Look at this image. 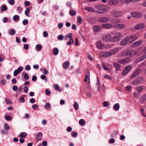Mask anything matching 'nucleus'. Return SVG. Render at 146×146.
Segmentation results:
<instances>
[{
    "instance_id": "obj_1",
    "label": "nucleus",
    "mask_w": 146,
    "mask_h": 146,
    "mask_svg": "<svg viewBox=\"0 0 146 146\" xmlns=\"http://www.w3.org/2000/svg\"><path fill=\"white\" fill-rule=\"evenodd\" d=\"M95 8L102 12V14H104L106 12V7L104 5H96L95 6Z\"/></svg>"
},
{
    "instance_id": "obj_2",
    "label": "nucleus",
    "mask_w": 146,
    "mask_h": 146,
    "mask_svg": "<svg viewBox=\"0 0 146 146\" xmlns=\"http://www.w3.org/2000/svg\"><path fill=\"white\" fill-rule=\"evenodd\" d=\"M73 36L72 33H69L67 36H65L64 39L66 40H68L69 39H70L69 41H68L67 43V45H70L73 42V39L72 38Z\"/></svg>"
},
{
    "instance_id": "obj_3",
    "label": "nucleus",
    "mask_w": 146,
    "mask_h": 146,
    "mask_svg": "<svg viewBox=\"0 0 146 146\" xmlns=\"http://www.w3.org/2000/svg\"><path fill=\"white\" fill-rule=\"evenodd\" d=\"M97 20L100 23H106L109 21V19L106 17H102L98 18Z\"/></svg>"
},
{
    "instance_id": "obj_4",
    "label": "nucleus",
    "mask_w": 146,
    "mask_h": 146,
    "mask_svg": "<svg viewBox=\"0 0 146 146\" xmlns=\"http://www.w3.org/2000/svg\"><path fill=\"white\" fill-rule=\"evenodd\" d=\"M111 14L115 17H118L122 15V13L120 11L114 10L111 12Z\"/></svg>"
},
{
    "instance_id": "obj_5",
    "label": "nucleus",
    "mask_w": 146,
    "mask_h": 146,
    "mask_svg": "<svg viewBox=\"0 0 146 146\" xmlns=\"http://www.w3.org/2000/svg\"><path fill=\"white\" fill-rule=\"evenodd\" d=\"M127 36L129 38V44L132 43L138 38L137 36L135 35H131L130 36Z\"/></svg>"
},
{
    "instance_id": "obj_6",
    "label": "nucleus",
    "mask_w": 146,
    "mask_h": 146,
    "mask_svg": "<svg viewBox=\"0 0 146 146\" xmlns=\"http://www.w3.org/2000/svg\"><path fill=\"white\" fill-rule=\"evenodd\" d=\"M131 13L132 17L136 18H140L143 16L142 13L140 12H134Z\"/></svg>"
},
{
    "instance_id": "obj_7",
    "label": "nucleus",
    "mask_w": 146,
    "mask_h": 146,
    "mask_svg": "<svg viewBox=\"0 0 146 146\" xmlns=\"http://www.w3.org/2000/svg\"><path fill=\"white\" fill-rule=\"evenodd\" d=\"M128 38L127 36H126L121 41L120 43V45L121 46H124L127 43L129 44V41L128 40Z\"/></svg>"
},
{
    "instance_id": "obj_8",
    "label": "nucleus",
    "mask_w": 146,
    "mask_h": 146,
    "mask_svg": "<svg viewBox=\"0 0 146 146\" xmlns=\"http://www.w3.org/2000/svg\"><path fill=\"white\" fill-rule=\"evenodd\" d=\"M143 41L141 40H139L132 43L131 45L132 48H135L140 45L142 43Z\"/></svg>"
},
{
    "instance_id": "obj_9",
    "label": "nucleus",
    "mask_w": 146,
    "mask_h": 146,
    "mask_svg": "<svg viewBox=\"0 0 146 146\" xmlns=\"http://www.w3.org/2000/svg\"><path fill=\"white\" fill-rule=\"evenodd\" d=\"M136 54V52L133 50H128L126 52V55L131 57H133Z\"/></svg>"
},
{
    "instance_id": "obj_10",
    "label": "nucleus",
    "mask_w": 146,
    "mask_h": 146,
    "mask_svg": "<svg viewBox=\"0 0 146 146\" xmlns=\"http://www.w3.org/2000/svg\"><path fill=\"white\" fill-rule=\"evenodd\" d=\"M141 68H138L136 70L131 76V78H134L137 76L139 73L141 72Z\"/></svg>"
},
{
    "instance_id": "obj_11",
    "label": "nucleus",
    "mask_w": 146,
    "mask_h": 146,
    "mask_svg": "<svg viewBox=\"0 0 146 146\" xmlns=\"http://www.w3.org/2000/svg\"><path fill=\"white\" fill-rule=\"evenodd\" d=\"M111 36L110 34L104 35L102 37L103 40L105 42H108L111 38Z\"/></svg>"
},
{
    "instance_id": "obj_12",
    "label": "nucleus",
    "mask_w": 146,
    "mask_h": 146,
    "mask_svg": "<svg viewBox=\"0 0 146 146\" xmlns=\"http://www.w3.org/2000/svg\"><path fill=\"white\" fill-rule=\"evenodd\" d=\"M130 60V58H127L123 59L120 60L118 61V62L120 63L124 64L129 62Z\"/></svg>"
},
{
    "instance_id": "obj_13",
    "label": "nucleus",
    "mask_w": 146,
    "mask_h": 146,
    "mask_svg": "<svg viewBox=\"0 0 146 146\" xmlns=\"http://www.w3.org/2000/svg\"><path fill=\"white\" fill-rule=\"evenodd\" d=\"M145 27L144 25L143 24H139L135 25L134 29H141L144 28Z\"/></svg>"
},
{
    "instance_id": "obj_14",
    "label": "nucleus",
    "mask_w": 146,
    "mask_h": 146,
    "mask_svg": "<svg viewBox=\"0 0 146 146\" xmlns=\"http://www.w3.org/2000/svg\"><path fill=\"white\" fill-rule=\"evenodd\" d=\"M111 55L110 52H102L100 54V56L101 57H108Z\"/></svg>"
},
{
    "instance_id": "obj_15",
    "label": "nucleus",
    "mask_w": 146,
    "mask_h": 146,
    "mask_svg": "<svg viewBox=\"0 0 146 146\" xmlns=\"http://www.w3.org/2000/svg\"><path fill=\"white\" fill-rule=\"evenodd\" d=\"M119 50V47H117L111 49L110 51V53L111 55H113L115 54Z\"/></svg>"
},
{
    "instance_id": "obj_16",
    "label": "nucleus",
    "mask_w": 146,
    "mask_h": 146,
    "mask_svg": "<svg viewBox=\"0 0 146 146\" xmlns=\"http://www.w3.org/2000/svg\"><path fill=\"white\" fill-rule=\"evenodd\" d=\"M102 27L104 29H109L112 27V25L110 23L104 24L102 25Z\"/></svg>"
},
{
    "instance_id": "obj_17",
    "label": "nucleus",
    "mask_w": 146,
    "mask_h": 146,
    "mask_svg": "<svg viewBox=\"0 0 146 146\" xmlns=\"http://www.w3.org/2000/svg\"><path fill=\"white\" fill-rule=\"evenodd\" d=\"M119 2L117 0H109L108 3L110 5H116Z\"/></svg>"
},
{
    "instance_id": "obj_18",
    "label": "nucleus",
    "mask_w": 146,
    "mask_h": 146,
    "mask_svg": "<svg viewBox=\"0 0 146 146\" xmlns=\"http://www.w3.org/2000/svg\"><path fill=\"white\" fill-rule=\"evenodd\" d=\"M97 48L100 49H102L104 48V46L102 44V42L99 41L97 43Z\"/></svg>"
},
{
    "instance_id": "obj_19",
    "label": "nucleus",
    "mask_w": 146,
    "mask_h": 146,
    "mask_svg": "<svg viewBox=\"0 0 146 146\" xmlns=\"http://www.w3.org/2000/svg\"><path fill=\"white\" fill-rule=\"evenodd\" d=\"M113 65L115 68V70L116 71L120 70V66L119 63L117 62H114L113 63Z\"/></svg>"
},
{
    "instance_id": "obj_20",
    "label": "nucleus",
    "mask_w": 146,
    "mask_h": 146,
    "mask_svg": "<svg viewBox=\"0 0 146 146\" xmlns=\"http://www.w3.org/2000/svg\"><path fill=\"white\" fill-rule=\"evenodd\" d=\"M141 82V81L140 78H137L133 82L132 84L133 85L138 84Z\"/></svg>"
},
{
    "instance_id": "obj_21",
    "label": "nucleus",
    "mask_w": 146,
    "mask_h": 146,
    "mask_svg": "<svg viewBox=\"0 0 146 146\" xmlns=\"http://www.w3.org/2000/svg\"><path fill=\"white\" fill-rule=\"evenodd\" d=\"M94 31L96 32L100 31L101 29V27L99 25L95 26L93 27Z\"/></svg>"
},
{
    "instance_id": "obj_22",
    "label": "nucleus",
    "mask_w": 146,
    "mask_h": 146,
    "mask_svg": "<svg viewBox=\"0 0 146 146\" xmlns=\"http://www.w3.org/2000/svg\"><path fill=\"white\" fill-rule=\"evenodd\" d=\"M42 133L41 132H39L37 134L36 137V139L37 141H38L41 140V137L42 136Z\"/></svg>"
},
{
    "instance_id": "obj_23",
    "label": "nucleus",
    "mask_w": 146,
    "mask_h": 146,
    "mask_svg": "<svg viewBox=\"0 0 146 146\" xmlns=\"http://www.w3.org/2000/svg\"><path fill=\"white\" fill-rule=\"evenodd\" d=\"M119 40L115 36L111 38L110 39V42H117Z\"/></svg>"
},
{
    "instance_id": "obj_24",
    "label": "nucleus",
    "mask_w": 146,
    "mask_h": 146,
    "mask_svg": "<svg viewBox=\"0 0 146 146\" xmlns=\"http://www.w3.org/2000/svg\"><path fill=\"white\" fill-rule=\"evenodd\" d=\"M120 105L118 103H116L113 106V108L114 110L117 111L119 109Z\"/></svg>"
},
{
    "instance_id": "obj_25",
    "label": "nucleus",
    "mask_w": 146,
    "mask_h": 146,
    "mask_svg": "<svg viewBox=\"0 0 146 146\" xmlns=\"http://www.w3.org/2000/svg\"><path fill=\"white\" fill-rule=\"evenodd\" d=\"M146 58V53H145L143 54L142 55L141 57L139 58V61L140 62Z\"/></svg>"
},
{
    "instance_id": "obj_26",
    "label": "nucleus",
    "mask_w": 146,
    "mask_h": 146,
    "mask_svg": "<svg viewBox=\"0 0 146 146\" xmlns=\"http://www.w3.org/2000/svg\"><path fill=\"white\" fill-rule=\"evenodd\" d=\"M85 9L86 10L90 12H95V10L91 7H86Z\"/></svg>"
},
{
    "instance_id": "obj_27",
    "label": "nucleus",
    "mask_w": 146,
    "mask_h": 146,
    "mask_svg": "<svg viewBox=\"0 0 146 146\" xmlns=\"http://www.w3.org/2000/svg\"><path fill=\"white\" fill-rule=\"evenodd\" d=\"M52 50L53 51V54L54 55H56L58 54L59 52V50L58 48H54L52 49Z\"/></svg>"
},
{
    "instance_id": "obj_28",
    "label": "nucleus",
    "mask_w": 146,
    "mask_h": 146,
    "mask_svg": "<svg viewBox=\"0 0 146 146\" xmlns=\"http://www.w3.org/2000/svg\"><path fill=\"white\" fill-rule=\"evenodd\" d=\"M69 63L68 61L64 62L63 64V67L64 69L67 68L69 66Z\"/></svg>"
},
{
    "instance_id": "obj_29",
    "label": "nucleus",
    "mask_w": 146,
    "mask_h": 146,
    "mask_svg": "<svg viewBox=\"0 0 146 146\" xmlns=\"http://www.w3.org/2000/svg\"><path fill=\"white\" fill-rule=\"evenodd\" d=\"M85 78L90 80V74L88 70H87L85 72Z\"/></svg>"
},
{
    "instance_id": "obj_30",
    "label": "nucleus",
    "mask_w": 146,
    "mask_h": 146,
    "mask_svg": "<svg viewBox=\"0 0 146 146\" xmlns=\"http://www.w3.org/2000/svg\"><path fill=\"white\" fill-rule=\"evenodd\" d=\"M117 27L119 29H121L124 27V25L121 24H118L116 25Z\"/></svg>"
},
{
    "instance_id": "obj_31",
    "label": "nucleus",
    "mask_w": 146,
    "mask_h": 146,
    "mask_svg": "<svg viewBox=\"0 0 146 146\" xmlns=\"http://www.w3.org/2000/svg\"><path fill=\"white\" fill-rule=\"evenodd\" d=\"M88 21L89 23L94 24L95 23L96 21L92 17H90L88 18Z\"/></svg>"
},
{
    "instance_id": "obj_32",
    "label": "nucleus",
    "mask_w": 146,
    "mask_h": 146,
    "mask_svg": "<svg viewBox=\"0 0 146 146\" xmlns=\"http://www.w3.org/2000/svg\"><path fill=\"white\" fill-rule=\"evenodd\" d=\"M124 68L127 70V72H129L132 69V67L131 65H128L126 66Z\"/></svg>"
},
{
    "instance_id": "obj_33",
    "label": "nucleus",
    "mask_w": 146,
    "mask_h": 146,
    "mask_svg": "<svg viewBox=\"0 0 146 146\" xmlns=\"http://www.w3.org/2000/svg\"><path fill=\"white\" fill-rule=\"evenodd\" d=\"M54 89L57 91H59L60 92L61 91V90L58 86V85L57 84H55L54 85Z\"/></svg>"
},
{
    "instance_id": "obj_34",
    "label": "nucleus",
    "mask_w": 146,
    "mask_h": 146,
    "mask_svg": "<svg viewBox=\"0 0 146 146\" xmlns=\"http://www.w3.org/2000/svg\"><path fill=\"white\" fill-rule=\"evenodd\" d=\"M146 100V94H144L141 98V103H143V102Z\"/></svg>"
},
{
    "instance_id": "obj_35",
    "label": "nucleus",
    "mask_w": 146,
    "mask_h": 146,
    "mask_svg": "<svg viewBox=\"0 0 146 146\" xmlns=\"http://www.w3.org/2000/svg\"><path fill=\"white\" fill-rule=\"evenodd\" d=\"M13 20L14 21H18L19 20V16L17 15H15L13 16Z\"/></svg>"
},
{
    "instance_id": "obj_36",
    "label": "nucleus",
    "mask_w": 146,
    "mask_h": 146,
    "mask_svg": "<svg viewBox=\"0 0 146 146\" xmlns=\"http://www.w3.org/2000/svg\"><path fill=\"white\" fill-rule=\"evenodd\" d=\"M112 21L114 23H118L120 22V20L117 18L113 19H112Z\"/></svg>"
},
{
    "instance_id": "obj_37",
    "label": "nucleus",
    "mask_w": 146,
    "mask_h": 146,
    "mask_svg": "<svg viewBox=\"0 0 146 146\" xmlns=\"http://www.w3.org/2000/svg\"><path fill=\"white\" fill-rule=\"evenodd\" d=\"M102 66L104 70L108 71H110V70H109V69L105 65L104 62H102Z\"/></svg>"
},
{
    "instance_id": "obj_38",
    "label": "nucleus",
    "mask_w": 146,
    "mask_h": 146,
    "mask_svg": "<svg viewBox=\"0 0 146 146\" xmlns=\"http://www.w3.org/2000/svg\"><path fill=\"white\" fill-rule=\"evenodd\" d=\"M115 36L120 40V38L122 37V34L121 33H118L115 34Z\"/></svg>"
},
{
    "instance_id": "obj_39",
    "label": "nucleus",
    "mask_w": 146,
    "mask_h": 146,
    "mask_svg": "<svg viewBox=\"0 0 146 146\" xmlns=\"http://www.w3.org/2000/svg\"><path fill=\"white\" fill-rule=\"evenodd\" d=\"M79 124L82 126L85 125L84 120L83 119H81L79 121Z\"/></svg>"
},
{
    "instance_id": "obj_40",
    "label": "nucleus",
    "mask_w": 146,
    "mask_h": 146,
    "mask_svg": "<svg viewBox=\"0 0 146 146\" xmlns=\"http://www.w3.org/2000/svg\"><path fill=\"white\" fill-rule=\"evenodd\" d=\"M36 48L38 50V51H40L42 49V46L40 44H38L36 46Z\"/></svg>"
},
{
    "instance_id": "obj_41",
    "label": "nucleus",
    "mask_w": 146,
    "mask_h": 146,
    "mask_svg": "<svg viewBox=\"0 0 146 146\" xmlns=\"http://www.w3.org/2000/svg\"><path fill=\"white\" fill-rule=\"evenodd\" d=\"M4 128L5 130L7 131L9 129V127L8 124L6 123H5L4 124Z\"/></svg>"
},
{
    "instance_id": "obj_42",
    "label": "nucleus",
    "mask_w": 146,
    "mask_h": 146,
    "mask_svg": "<svg viewBox=\"0 0 146 146\" xmlns=\"http://www.w3.org/2000/svg\"><path fill=\"white\" fill-rule=\"evenodd\" d=\"M143 89V88L142 86H139L137 88V90L138 92H141Z\"/></svg>"
},
{
    "instance_id": "obj_43",
    "label": "nucleus",
    "mask_w": 146,
    "mask_h": 146,
    "mask_svg": "<svg viewBox=\"0 0 146 146\" xmlns=\"http://www.w3.org/2000/svg\"><path fill=\"white\" fill-rule=\"evenodd\" d=\"M77 20L78 23H81L82 22V19L81 17L80 16L78 17L77 18Z\"/></svg>"
},
{
    "instance_id": "obj_44",
    "label": "nucleus",
    "mask_w": 146,
    "mask_h": 146,
    "mask_svg": "<svg viewBox=\"0 0 146 146\" xmlns=\"http://www.w3.org/2000/svg\"><path fill=\"white\" fill-rule=\"evenodd\" d=\"M74 106L75 110H78V105L76 102H74Z\"/></svg>"
},
{
    "instance_id": "obj_45",
    "label": "nucleus",
    "mask_w": 146,
    "mask_h": 146,
    "mask_svg": "<svg viewBox=\"0 0 146 146\" xmlns=\"http://www.w3.org/2000/svg\"><path fill=\"white\" fill-rule=\"evenodd\" d=\"M30 12V10L29 8L27 9L25 11V14L27 16H28Z\"/></svg>"
},
{
    "instance_id": "obj_46",
    "label": "nucleus",
    "mask_w": 146,
    "mask_h": 146,
    "mask_svg": "<svg viewBox=\"0 0 146 146\" xmlns=\"http://www.w3.org/2000/svg\"><path fill=\"white\" fill-rule=\"evenodd\" d=\"M19 136L21 138H25L26 136L25 133L22 132L20 133Z\"/></svg>"
},
{
    "instance_id": "obj_47",
    "label": "nucleus",
    "mask_w": 146,
    "mask_h": 146,
    "mask_svg": "<svg viewBox=\"0 0 146 146\" xmlns=\"http://www.w3.org/2000/svg\"><path fill=\"white\" fill-rule=\"evenodd\" d=\"M16 33V31L14 29H11L10 32V34L11 35H14Z\"/></svg>"
},
{
    "instance_id": "obj_48",
    "label": "nucleus",
    "mask_w": 146,
    "mask_h": 146,
    "mask_svg": "<svg viewBox=\"0 0 146 146\" xmlns=\"http://www.w3.org/2000/svg\"><path fill=\"white\" fill-rule=\"evenodd\" d=\"M5 119L7 120L10 121L11 119V117L9 115H6L5 117Z\"/></svg>"
},
{
    "instance_id": "obj_49",
    "label": "nucleus",
    "mask_w": 146,
    "mask_h": 146,
    "mask_svg": "<svg viewBox=\"0 0 146 146\" xmlns=\"http://www.w3.org/2000/svg\"><path fill=\"white\" fill-rule=\"evenodd\" d=\"M121 1L123 3L126 4L131 3V0H121Z\"/></svg>"
},
{
    "instance_id": "obj_50",
    "label": "nucleus",
    "mask_w": 146,
    "mask_h": 146,
    "mask_svg": "<svg viewBox=\"0 0 146 146\" xmlns=\"http://www.w3.org/2000/svg\"><path fill=\"white\" fill-rule=\"evenodd\" d=\"M128 72H127V70H125V68H124L122 72V75H126Z\"/></svg>"
},
{
    "instance_id": "obj_51",
    "label": "nucleus",
    "mask_w": 146,
    "mask_h": 146,
    "mask_svg": "<svg viewBox=\"0 0 146 146\" xmlns=\"http://www.w3.org/2000/svg\"><path fill=\"white\" fill-rule=\"evenodd\" d=\"M7 6L5 5H3L2 7V10L1 11L3 10V11H5L7 10Z\"/></svg>"
},
{
    "instance_id": "obj_52",
    "label": "nucleus",
    "mask_w": 146,
    "mask_h": 146,
    "mask_svg": "<svg viewBox=\"0 0 146 146\" xmlns=\"http://www.w3.org/2000/svg\"><path fill=\"white\" fill-rule=\"evenodd\" d=\"M32 108L34 110H36L37 108H38V106L36 104H35L33 105Z\"/></svg>"
},
{
    "instance_id": "obj_53",
    "label": "nucleus",
    "mask_w": 146,
    "mask_h": 146,
    "mask_svg": "<svg viewBox=\"0 0 146 146\" xmlns=\"http://www.w3.org/2000/svg\"><path fill=\"white\" fill-rule=\"evenodd\" d=\"M113 45L111 44H107L105 46V48L107 49L110 48H111Z\"/></svg>"
},
{
    "instance_id": "obj_54",
    "label": "nucleus",
    "mask_w": 146,
    "mask_h": 146,
    "mask_svg": "<svg viewBox=\"0 0 146 146\" xmlns=\"http://www.w3.org/2000/svg\"><path fill=\"white\" fill-rule=\"evenodd\" d=\"M24 92L25 93H27L28 90V88L27 86H25L23 88Z\"/></svg>"
},
{
    "instance_id": "obj_55",
    "label": "nucleus",
    "mask_w": 146,
    "mask_h": 146,
    "mask_svg": "<svg viewBox=\"0 0 146 146\" xmlns=\"http://www.w3.org/2000/svg\"><path fill=\"white\" fill-rule=\"evenodd\" d=\"M28 21L27 19H25L23 21V23L24 25H26L28 23Z\"/></svg>"
},
{
    "instance_id": "obj_56",
    "label": "nucleus",
    "mask_w": 146,
    "mask_h": 146,
    "mask_svg": "<svg viewBox=\"0 0 146 146\" xmlns=\"http://www.w3.org/2000/svg\"><path fill=\"white\" fill-rule=\"evenodd\" d=\"M24 78L26 80H27L29 79V76L28 74L27 73H25L24 75Z\"/></svg>"
},
{
    "instance_id": "obj_57",
    "label": "nucleus",
    "mask_w": 146,
    "mask_h": 146,
    "mask_svg": "<svg viewBox=\"0 0 146 146\" xmlns=\"http://www.w3.org/2000/svg\"><path fill=\"white\" fill-rule=\"evenodd\" d=\"M23 68L22 66H20L18 68L17 70H18V72H19V73H20L23 70Z\"/></svg>"
},
{
    "instance_id": "obj_58",
    "label": "nucleus",
    "mask_w": 146,
    "mask_h": 146,
    "mask_svg": "<svg viewBox=\"0 0 146 146\" xmlns=\"http://www.w3.org/2000/svg\"><path fill=\"white\" fill-rule=\"evenodd\" d=\"M104 78L108 79L109 80H111V77L107 74L105 75L104 76Z\"/></svg>"
},
{
    "instance_id": "obj_59",
    "label": "nucleus",
    "mask_w": 146,
    "mask_h": 146,
    "mask_svg": "<svg viewBox=\"0 0 146 146\" xmlns=\"http://www.w3.org/2000/svg\"><path fill=\"white\" fill-rule=\"evenodd\" d=\"M19 74V72H18V70H14V73H13V75L14 76H17V75H18V74Z\"/></svg>"
},
{
    "instance_id": "obj_60",
    "label": "nucleus",
    "mask_w": 146,
    "mask_h": 146,
    "mask_svg": "<svg viewBox=\"0 0 146 146\" xmlns=\"http://www.w3.org/2000/svg\"><path fill=\"white\" fill-rule=\"evenodd\" d=\"M64 38V36L63 35H60L58 37V39L59 40H62Z\"/></svg>"
},
{
    "instance_id": "obj_61",
    "label": "nucleus",
    "mask_w": 146,
    "mask_h": 146,
    "mask_svg": "<svg viewBox=\"0 0 146 146\" xmlns=\"http://www.w3.org/2000/svg\"><path fill=\"white\" fill-rule=\"evenodd\" d=\"M131 89V87L130 86H127L126 87V90L127 91H130Z\"/></svg>"
},
{
    "instance_id": "obj_62",
    "label": "nucleus",
    "mask_w": 146,
    "mask_h": 146,
    "mask_svg": "<svg viewBox=\"0 0 146 146\" xmlns=\"http://www.w3.org/2000/svg\"><path fill=\"white\" fill-rule=\"evenodd\" d=\"M45 108L46 109H49L50 107V105L49 103H47L44 106Z\"/></svg>"
},
{
    "instance_id": "obj_63",
    "label": "nucleus",
    "mask_w": 146,
    "mask_h": 146,
    "mask_svg": "<svg viewBox=\"0 0 146 146\" xmlns=\"http://www.w3.org/2000/svg\"><path fill=\"white\" fill-rule=\"evenodd\" d=\"M29 102L30 103L33 104L35 102V99L34 98H32L30 100Z\"/></svg>"
},
{
    "instance_id": "obj_64",
    "label": "nucleus",
    "mask_w": 146,
    "mask_h": 146,
    "mask_svg": "<svg viewBox=\"0 0 146 146\" xmlns=\"http://www.w3.org/2000/svg\"><path fill=\"white\" fill-rule=\"evenodd\" d=\"M43 72L45 75H47L48 73V72L46 69H45L44 70Z\"/></svg>"
}]
</instances>
